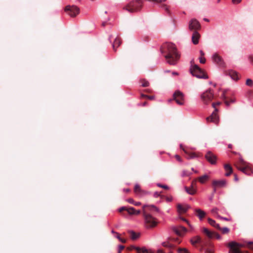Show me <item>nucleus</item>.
I'll list each match as a JSON object with an SVG mask.
<instances>
[{"label": "nucleus", "instance_id": "obj_1", "mask_svg": "<svg viewBox=\"0 0 253 253\" xmlns=\"http://www.w3.org/2000/svg\"><path fill=\"white\" fill-rule=\"evenodd\" d=\"M161 51L162 53H166L165 57L170 65H175L180 58L176 47L172 43L167 42L163 44L161 48Z\"/></svg>", "mask_w": 253, "mask_h": 253}, {"label": "nucleus", "instance_id": "obj_2", "mask_svg": "<svg viewBox=\"0 0 253 253\" xmlns=\"http://www.w3.org/2000/svg\"><path fill=\"white\" fill-rule=\"evenodd\" d=\"M143 216L144 217L146 227L153 228L156 226L158 224L157 219L148 212L146 207H143Z\"/></svg>", "mask_w": 253, "mask_h": 253}, {"label": "nucleus", "instance_id": "obj_3", "mask_svg": "<svg viewBox=\"0 0 253 253\" xmlns=\"http://www.w3.org/2000/svg\"><path fill=\"white\" fill-rule=\"evenodd\" d=\"M143 3L140 0H135L129 2L124 9L129 12L133 13L139 11L142 8Z\"/></svg>", "mask_w": 253, "mask_h": 253}, {"label": "nucleus", "instance_id": "obj_4", "mask_svg": "<svg viewBox=\"0 0 253 253\" xmlns=\"http://www.w3.org/2000/svg\"><path fill=\"white\" fill-rule=\"evenodd\" d=\"M236 168L243 173L247 175H250L252 170L248 163L240 158L239 162L235 165Z\"/></svg>", "mask_w": 253, "mask_h": 253}, {"label": "nucleus", "instance_id": "obj_5", "mask_svg": "<svg viewBox=\"0 0 253 253\" xmlns=\"http://www.w3.org/2000/svg\"><path fill=\"white\" fill-rule=\"evenodd\" d=\"M191 74L198 78L207 79L208 76L204 71L201 69L197 65L194 64L191 65L190 69Z\"/></svg>", "mask_w": 253, "mask_h": 253}, {"label": "nucleus", "instance_id": "obj_6", "mask_svg": "<svg viewBox=\"0 0 253 253\" xmlns=\"http://www.w3.org/2000/svg\"><path fill=\"white\" fill-rule=\"evenodd\" d=\"M214 97L213 91L209 89L203 92L201 95V98L204 104H209L212 100Z\"/></svg>", "mask_w": 253, "mask_h": 253}, {"label": "nucleus", "instance_id": "obj_7", "mask_svg": "<svg viewBox=\"0 0 253 253\" xmlns=\"http://www.w3.org/2000/svg\"><path fill=\"white\" fill-rule=\"evenodd\" d=\"M221 104L220 102H218L217 103H213L212 104V106L213 108H215L214 111L212 112L211 115L207 117L206 120L208 122H212L215 124H217L219 122V118L217 115V112L218 111L217 109L215 108L216 105H219Z\"/></svg>", "mask_w": 253, "mask_h": 253}, {"label": "nucleus", "instance_id": "obj_8", "mask_svg": "<svg viewBox=\"0 0 253 253\" xmlns=\"http://www.w3.org/2000/svg\"><path fill=\"white\" fill-rule=\"evenodd\" d=\"M65 12L72 17H75L80 12L79 8L74 5H67L64 8Z\"/></svg>", "mask_w": 253, "mask_h": 253}, {"label": "nucleus", "instance_id": "obj_9", "mask_svg": "<svg viewBox=\"0 0 253 253\" xmlns=\"http://www.w3.org/2000/svg\"><path fill=\"white\" fill-rule=\"evenodd\" d=\"M228 246L230 248L229 253H248V252H243L240 250L243 245L235 242H230Z\"/></svg>", "mask_w": 253, "mask_h": 253}, {"label": "nucleus", "instance_id": "obj_10", "mask_svg": "<svg viewBox=\"0 0 253 253\" xmlns=\"http://www.w3.org/2000/svg\"><path fill=\"white\" fill-rule=\"evenodd\" d=\"M173 100L180 105L184 104V96L183 93L179 90L175 91L173 94Z\"/></svg>", "mask_w": 253, "mask_h": 253}, {"label": "nucleus", "instance_id": "obj_11", "mask_svg": "<svg viewBox=\"0 0 253 253\" xmlns=\"http://www.w3.org/2000/svg\"><path fill=\"white\" fill-rule=\"evenodd\" d=\"M202 231L209 239H212L213 238H215L217 239H221V236L218 234L211 232L206 228H203Z\"/></svg>", "mask_w": 253, "mask_h": 253}, {"label": "nucleus", "instance_id": "obj_12", "mask_svg": "<svg viewBox=\"0 0 253 253\" xmlns=\"http://www.w3.org/2000/svg\"><path fill=\"white\" fill-rule=\"evenodd\" d=\"M189 28L191 31H197L200 29L201 25L196 19H193L189 22Z\"/></svg>", "mask_w": 253, "mask_h": 253}, {"label": "nucleus", "instance_id": "obj_13", "mask_svg": "<svg viewBox=\"0 0 253 253\" xmlns=\"http://www.w3.org/2000/svg\"><path fill=\"white\" fill-rule=\"evenodd\" d=\"M212 60L213 62L220 67L224 66V62L222 57L217 53H214L212 56Z\"/></svg>", "mask_w": 253, "mask_h": 253}, {"label": "nucleus", "instance_id": "obj_14", "mask_svg": "<svg viewBox=\"0 0 253 253\" xmlns=\"http://www.w3.org/2000/svg\"><path fill=\"white\" fill-rule=\"evenodd\" d=\"M207 160L211 164H215L216 161V157L211 152L209 151L205 155Z\"/></svg>", "mask_w": 253, "mask_h": 253}, {"label": "nucleus", "instance_id": "obj_15", "mask_svg": "<svg viewBox=\"0 0 253 253\" xmlns=\"http://www.w3.org/2000/svg\"><path fill=\"white\" fill-rule=\"evenodd\" d=\"M173 231L178 236H183L187 231V229L181 226L174 227L172 228Z\"/></svg>", "mask_w": 253, "mask_h": 253}, {"label": "nucleus", "instance_id": "obj_16", "mask_svg": "<svg viewBox=\"0 0 253 253\" xmlns=\"http://www.w3.org/2000/svg\"><path fill=\"white\" fill-rule=\"evenodd\" d=\"M191 243L193 246H195L196 244L198 243H202L204 246H207V243L205 242H203L201 238L199 236H195L192 238L191 239Z\"/></svg>", "mask_w": 253, "mask_h": 253}, {"label": "nucleus", "instance_id": "obj_17", "mask_svg": "<svg viewBox=\"0 0 253 253\" xmlns=\"http://www.w3.org/2000/svg\"><path fill=\"white\" fill-rule=\"evenodd\" d=\"M180 148L184 152V153L187 155L188 159L194 158L196 157V155L195 153L189 152L187 148L184 147L182 144L180 145Z\"/></svg>", "mask_w": 253, "mask_h": 253}, {"label": "nucleus", "instance_id": "obj_18", "mask_svg": "<svg viewBox=\"0 0 253 253\" xmlns=\"http://www.w3.org/2000/svg\"><path fill=\"white\" fill-rule=\"evenodd\" d=\"M200 37V34L197 31H194L192 36V41L194 44L199 42V39Z\"/></svg>", "mask_w": 253, "mask_h": 253}, {"label": "nucleus", "instance_id": "obj_19", "mask_svg": "<svg viewBox=\"0 0 253 253\" xmlns=\"http://www.w3.org/2000/svg\"><path fill=\"white\" fill-rule=\"evenodd\" d=\"M196 215L199 217L200 220H202L206 216V212L200 209L195 210Z\"/></svg>", "mask_w": 253, "mask_h": 253}, {"label": "nucleus", "instance_id": "obj_20", "mask_svg": "<svg viewBox=\"0 0 253 253\" xmlns=\"http://www.w3.org/2000/svg\"><path fill=\"white\" fill-rule=\"evenodd\" d=\"M226 74L228 75L233 80H238L239 79L238 73L233 70H229L226 72Z\"/></svg>", "mask_w": 253, "mask_h": 253}, {"label": "nucleus", "instance_id": "obj_21", "mask_svg": "<svg viewBox=\"0 0 253 253\" xmlns=\"http://www.w3.org/2000/svg\"><path fill=\"white\" fill-rule=\"evenodd\" d=\"M177 208L178 211L179 213H182L187 211L188 209L189 208V206L188 205L183 206L181 204H178Z\"/></svg>", "mask_w": 253, "mask_h": 253}, {"label": "nucleus", "instance_id": "obj_22", "mask_svg": "<svg viewBox=\"0 0 253 253\" xmlns=\"http://www.w3.org/2000/svg\"><path fill=\"white\" fill-rule=\"evenodd\" d=\"M145 206L146 207V208L148 210V212L150 213L151 214V213H153L154 212H159V210L156 207L153 205Z\"/></svg>", "mask_w": 253, "mask_h": 253}, {"label": "nucleus", "instance_id": "obj_23", "mask_svg": "<svg viewBox=\"0 0 253 253\" xmlns=\"http://www.w3.org/2000/svg\"><path fill=\"white\" fill-rule=\"evenodd\" d=\"M121 43L122 41L120 38L117 37L115 39L113 44V48L115 51H116L117 48L121 45Z\"/></svg>", "mask_w": 253, "mask_h": 253}, {"label": "nucleus", "instance_id": "obj_24", "mask_svg": "<svg viewBox=\"0 0 253 253\" xmlns=\"http://www.w3.org/2000/svg\"><path fill=\"white\" fill-rule=\"evenodd\" d=\"M134 192L137 195H141L145 193V192L143 191L139 184H135L134 188Z\"/></svg>", "mask_w": 253, "mask_h": 253}, {"label": "nucleus", "instance_id": "obj_25", "mask_svg": "<svg viewBox=\"0 0 253 253\" xmlns=\"http://www.w3.org/2000/svg\"><path fill=\"white\" fill-rule=\"evenodd\" d=\"M225 184V181H224V180H219V181L214 180L212 182V185L214 187H222V186H224Z\"/></svg>", "mask_w": 253, "mask_h": 253}, {"label": "nucleus", "instance_id": "obj_26", "mask_svg": "<svg viewBox=\"0 0 253 253\" xmlns=\"http://www.w3.org/2000/svg\"><path fill=\"white\" fill-rule=\"evenodd\" d=\"M224 169L227 171L225 173L226 176H229L232 172V168L229 164H225L224 165Z\"/></svg>", "mask_w": 253, "mask_h": 253}, {"label": "nucleus", "instance_id": "obj_27", "mask_svg": "<svg viewBox=\"0 0 253 253\" xmlns=\"http://www.w3.org/2000/svg\"><path fill=\"white\" fill-rule=\"evenodd\" d=\"M128 233L130 235V238L133 240L137 239L140 236V234L139 233H136L133 231H129Z\"/></svg>", "mask_w": 253, "mask_h": 253}, {"label": "nucleus", "instance_id": "obj_28", "mask_svg": "<svg viewBox=\"0 0 253 253\" xmlns=\"http://www.w3.org/2000/svg\"><path fill=\"white\" fill-rule=\"evenodd\" d=\"M186 191L190 195H194L196 193V189L192 188L191 186L189 187H185Z\"/></svg>", "mask_w": 253, "mask_h": 253}, {"label": "nucleus", "instance_id": "obj_29", "mask_svg": "<svg viewBox=\"0 0 253 253\" xmlns=\"http://www.w3.org/2000/svg\"><path fill=\"white\" fill-rule=\"evenodd\" d=\"M208 220L209 223L210 225L215 227L216 228H217L218 229H220L219 225L218 224L216 223V222L214 220H213L210 218H209L208 219Z\"/></svg>", "mask_w": 253, "mask_h": 253}, {"label": "nucleus", "instance_id": "obj_30", "mask_svg": "<svg viewBox=\"0 0 253 253\" xmlns=\"http://www.w3.org/2000/svg\"><path fill=\"white\" fill-rule=\"evenodd\" d=\"M209 176L207 174H205V175H204L199 177L197 178V179H198V180H199V181L201 183L204 184V183H205V182L207 180H208L209 179Z\"/></svg>", "mask_w": 253, "mask_h": 253}, {"label": "nucleus", "instance_id": "obj_31", "mask_svg": "<svg viewBox=\"0 0 253 253\" xmlns=\"http://www.w3.org/2000/svg\"><path fill=\"white\" fill-rule=\"evenodd\" d=\"M222 97L224 99V103L227 106H229L231 103H234L235 102V100L233 99H231L230 101L226 100V96L224 91L223 92Z\"/></svg>", "mask_w": 253, "mask_h": 253}, {"label": "nucleus", "instance_id": "obj_32", "mask_svg": "<svg viewBox=\"0 0 253 253\" xmlns=\"http://www.w3.org/2000/svg\"><path fill=\"white\" fill-rule=\"evenodd\" d=\"M140 82L141 83L143 87H147L149 85V83L145 79H141Z\"/></svg>", "mask_w": 253, "mask_h": 253}, {"label": "nucleus", "instance_id": "obj_33", "mask_svg": "<svg viewBox=\"0 0 253 253\" xmlns=\"http://www.w3.org/2000/svg\"><path fill=\"white\" fill-rule=\"evenodd\" d=\"M133 249H135L138 253H140L141 248H140L139 247H135L133 246H131L127 248V250L128 251H131Z\"/></svg>", "mask_w": 253, "mask_h": 253}, {"label": "nucleus", "instance_id": "obj_34", "mask_svg": "<svg viewBox=\"0 0 253 253\" xmlns=\"http://www.w3.org/2000/svg\"><path fill=\"white\" fill-rule=\"evenodd\" d=\"M163 246L169 248H173V245L169 242H163L162 243Z\"/></svg>", "mask_w": 253, "mask_h": 253}, {"label": "nucleus", "instance_id": "obj_35", "mask_svg": "<svg viewBox=\"0 0 253 253\" xmlns=\"http://www.w3.org/2000/svg\"><path fill=\"white\" fill-rule=\"evenodd\" d=\"M153 253L150 250H147L145 248H141L140 253Z\"/></svg>", "mask_w": 253, "mask_h": 253}, {"label": "nucleus", "instance_id": "obj_36", "mask_svg": "<svg viewBox=\"0 0 253 253\" xmlns=\"http://www.w3.org/2000/svg\"><path fill=\"white\" fill-rule=\"evenodd\" d=\"M126 211L129 214H134L135 209L132 207H130L129 208H127Z\"/></svg>", "mask_w": 253, "mask_h": 253}, {"label": "nucleus", "instance_id": "obj_37", "mask_svg": "<svg viewBox=\"0 0 253 253\" xmlns=\"http://www.w3.org/2000/svg\"><path fill=\"white\" fill-rule=\"evenodd\" d=\"M223 234H228L229 231H230V230L227 227H224V228H220V229H219Z\"/></svg>", "mask_w": 253, "mask_h": 253}, {"label": "nucleus", "instance_id": "obj_38", "mask_svg": "<svg viewBox=\"0 0 253 253\" xmlns=\"http://www.w3.org/2000/svg\"><path fill=\"white\" fill-rule=\"evenodd\" d=\"M246 84L249 86H253V81L250 79H248L246 82Z\"/></svg>", "mask_w": 253, "mask_h": 253}, {"label": "nucleus", "instance_id": "obj_39", "mask_svg": "<svg viewBox=\"0 0 253 253\" xmlns=\"http://www.w3.org/2000/svg\"><path fill=\"white\" fill-rule=\"evenodd\" d=\"M190 174H191V172H190L189 171H188L187 170H183L182 173V176L183 177L184 176H188L190 175Z\"/></svg>", "mask_w": 253, "mask_h": 253}, {"label": "nucleus", "instance_id": "obj_40", "mask_svg": "<svg viewBox=\"0 0 253 253\" xmlns=\"http://www.w3.org/2000/svg\"><path fill=\"white\" fill-rule=\"evenodd\" d=\"M178 253H189L188 250H187L186 249H182L179 248L178 250Z\"/></svg>", "mask_w": 253, "mask_h": 253}, {"label": "nucleus", "instance_id": "obj_41", "mask_svg": "<svg viewBox=\"0 0 253 253\" xmlns=\"http://www.w3.org/2000/svg\"><path fill=\"white\" fill-rule=\"evenodd\" d=\"M197 180H198L197 178L194 179L192 181L191 185V186L192 188H195L196 189V183H197Z\"/></svg>", "mask_w": 253, "mask_h": 253}, {"label": "nucleus", "instance_id": "obj_42", "mask_svg": "<svg viewBox=\"0 0 253 253\" xmlns=\"http://www.w3.org/2000/svg\"><path fill=\"white\" fill-rule=\"evenodd\" d=\"M207 253H213V250L211 248H208L206 249Z\"/></svg>", "mask_w": 253, "mask_h": 253}, {"label": "nucleus", "instance_id": "obj_43", "mask_svg": "<svg viewBox=\"0 0 253 253\" xmlns=\"http://www.w3.org/2000/svg\"><path fill=\"white\" fill-rule=\"evenodd\" d=\"M247 246L249 249L253 250V242H251L248 243Z\"/></svg>", "mask_w": 253, "mask_h": 253}, {"label": "nucleus", "instance_id": "obj_44", "mask_svg": "<svg viewBox=\"0 0 253 253\" xmlns=\"http://www.w3.org/2000/svg\"><path fill=\"white\" fill-rule=\"evenodd\" d=\"M161 7L163 8H164L167 11H168V12H169V8H168V6L165 4H162L161 5Z\"/></svg>", "mask_w": 253, "mask_h": 253}, {"label": "nucleus", "instance_id": "obj_45", "mask_svg": "<svg viewBox=\"0 0 253 253\" xmlns=\"http://www.w3.org/2000/svg\"><path fill=\"white\" fill-rule=\"evenodd\" d=\"M199 61L201 63L204 64L206 62V59L204 57H200Z\"/></svg>", "mask_w": 253, "mask_h": 253}, {"label": "nucleus", "instance_id": "obj_46", "mask_svg": "<svg viewBox=\"0 0 253 253\" xmlns=\"http://www.w3.org/2000/svg\"><path fill=\"white\" fill-rule=\"evenodd\" d=\"M171 240H173V241L175 243H177V244H179L180 243V240L179 239H178V238H173L171 239Z\"/></svg>", "mask_w": 253, "mask_h": 253}, {"label": "nucleus", "instance_id": "obj_47", "mask_svg": "<svg viewBox=\"0 0 253 253\" xmlns=\"http://www.w3.org/2000/svg\"><path fill=\"white\" fill-rule=\"evenodd\" d=\"M158 186L159 187H162V188H164L165 189H169L168 186H167V185H162L161 184H158Z\"/></svg>", "mask_w": 253, "mask_h": 253}, {"label": "nucleus", "instance_id": "obj_48", "mask_svg": "<svg viewBox=\"0 0 253 253\" xmlns=\"http://www.w3.org/2000/svg\"><path fill=\"white\" fill-rule=\"evenodd\" d=\"M141 97H143V98H148L149 99H152L153 98V96H148V95H144V94H142Z\"/></svg>", "mask_w": 253, "mask_h": 253}, {"label": "nucleus", "instance_id": "obj_49", "mask_svg": "<svg viewBox=\"0 0 253 253\" xmlns=\"http://www.w3.org/2000/svg\"><path fill=\"white\" fill-rule=\"evenodd\" d=\"M124 248H125V246H123V245H120V246H119V253H121V252L123 250H124Z\"/></svg>", "mask_w": 253, "mask_h": 253}, {"label": "nucleus", "instance_id": "obj_50", "mask_svg": "<svg viewBox=\"0 0 253 253\" xmlns=\"http://www.w3.org/2000/svg\"><path fill=\"white\" fill-rule=\"evenodd\" d=\"M248 59L251 63H253V56L252 55H249Z\"/></svg>", "mask_w": 253, "mask_h": 253}, {"label": "nucleus", "instance_id": "obj_51", "mask_svg": "<svg viewBox=\"0 0 253 253\" xmlns=\"http://www.w3.org/2000/svg\"><path fill=\"white\" fill-rule=\"evenodd\" d=\"M126 201H127L128 203H130V204H134V200H133L132 199H131V198H129V199H127V200H126Z\"/></svg>", "mask_w": 253, "mask_h": 253}, {"label": "nucleus", "instance_id": "obj_52", "mask_svg": "<svg viewBox=\"0 0 253 253\" xmlns=\"http://www.w3.org/2000/svg\"><path fill=\"white\" fill-rule=\"evenodd\" d=\"M218 209L217 208H214L211 210V212L213 214H216Z\"/></svg>", "mask_w": 253, "mask_h": 253}, {"label": "nucleus", "instance_id": "obj_53", "mask_svg": "<svg viewBox=\"0 0 253 253\" xmlns=\"http://www.w3.org/2000/svg\"><path fill=\"white\" fill-rule=\"evenodd\" d=\"M242 0H232V2L234 4H238Z\"/></svg>", "mask_w": 253, "mask_h": 253}, {"label": "nucleus", "instance_id": "obj_54", "mask_svg": "<svg viewBox=\"0 0 253 253\" xmlns=\"http://www.w3.org/2000/svg\"><path fill=\"white\" fill-rule=\"evenodd\" d=\"M126 209L127 208L125 207H122L119 209V212H122L124 211H126Z\"/></svg>", "mask_w": 253, "mask_h": 253}, {"label": "nucleus", "instance_id": "obj_55", "mask_svg": "<svg viewBox=\"0 0 253 253\" xmlns=\"http://www.w3.org/2000/svg\"><path fill=\"white\" fill-rule=\"evenodd\" d=\"M175 158L176 159V160L179 162H181V159L180 158V157L179 156V155H175Z\"/></svg>", "mask_w": 253, "mask_h": 253}, {"label": "nucleus", "instance_id": "obj_56", "mask_svg": "<svg viewBox=\"0 0 253 253\" xmlns=\"http://www.w3.org/2000/svg\"><path fill=\"white\" fill-rule=\"evenodd\" d=\"M120 241L123 243H126V240L125 239H123V238H121V239L120 240Z\"/></svg>", "mask_w": 253, "mask_h": 253}, {"label": "nucleus", "instance_id": "obj_57", "mask_svg": "<svg viewBox=\"0 0 253 253\" xmlns=\"http://www.w3.org/2000/svg\"><path fill=\"white\" fill-rule=\"evenodd\" d=\"M140 211L139 210L136 211L135 210L134 214L138 215V214H140Z\"/></svg>", "mask_w": 253, "mask_h": 253}, {"label": "nucleus", "instance_id": "obj_58", "mask_svg": "<svg viewBox=\"0 0 253 253\" xmlns=\"http://www.w3.org/2000/svg\"><path fill=\"white\" fill-rule=\"evenodd\" d=\"M116 238L120 240L121 238V237H120V235L118 233H116Z\"/></svg>", "mask_w": 253, "mask_h": 253}, {"label": "nucleus", "instance_id": "obj_59", "mask_svg": "<svg viewBox=\"0 0 253 253\" xmlns=\"http://www.w3.org/2000/svg\"><path fill=\"white\" fill-rule=\"evenodd\" d=\"M200 55H201V57H204V56L205 53L203 52V51L200 50Z\"/></svg>", "mask_w": 253, "mask_h": 253}, {"label": "nucleus", "instance_id": "obj_60", "mask_svg": "<svg viewBox=\"0 0 253 253\" xmlns=\"http://www.w3.org/2000/svg\"><path fill=\"white\" fill-rule=\"evenodd\" d=\"M133 205H134L135 206H139L141 205V203L140 202H134V204Z\"/></svg>", "mask_w": 253, "mask_h": 253}, {"label": "nucleus", "instance_id": "obj_61", "mask_svg": "<svg viewBox=\"0 0 253 253\" xmlns=\"http://www.w3.org/2000/svg\"><path fill=\"white\" fill-rule=\"evenodd\" d=\"M130 189H128V188H127V189H124V191L125 192H130Z\"/></svg>", "mask_w": 253, "mask_h": 253}, {"label": "nucleus", "instance_id": "obj_62", "mask_svg": "<svg viewBox=\"0 0 253 253\" xmlns=\"http://www.w3.org/2000/svg\"><path fill=\"white\" fill-rule=\"evenodd\" d=\"M157 253H165L162 250H159Z\"/></svg>", "mask_w": 253, "mask_h": 253}, {"label": "nucleus", "instance_id": "obj_63", "mask_svg": "<svg viewBox=\"0 0 253 253\" xmlns=\"http://www.w3.org/2000/svg\"><path fill=\"white\" fill-rule=\"evenodd\" d=\"M172 74L173 75H178V73H177V72H173L172 73Z\"/></svg>", "mask_w": 253, "mask_h": 253}, {"label": "nucleus", "instance_id": "obj_64", "mask_svg": "<svg viewBox=\"0 0 253 253\" xmlns=\"http://www.w3.org/2000/svg\"><path fill=\"white\" fill-rule=\"evenodd\" d=\"M160 196V194H159L158 193L156 192V193H155V197H158V196Z\"/></svg>", "mask_w": 253, "mask_h": 253}]
</instances>
